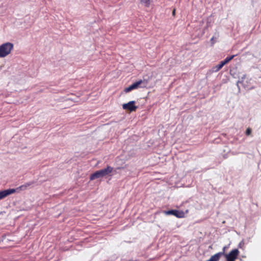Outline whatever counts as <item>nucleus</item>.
Returning a JSON list of instances; mask_svg holds the SVG:
<instances>
[{
    "label": "nucleus",
    "mask_w": 261,
    "mask_h": 261,
    "mask_svg": "<svg viewBox=\"0 0 261 261\" xmlns=\"http://www.w3.org/2000/svg\"><path fill=\"white\" fill-rule=\"evenodd\" d=\"M15 192L14 189H9L0 191V200Z\"/></svg>",
    "instance_id": "5"
},
{
    "label": "nucleus",
    "mask_w": 261,
    "mask_h": 261,
    "mask_svg": "<svg viewBox=\"0 0 261 261\" xmlns=\"http://www.w3.org/2000/svg\"><path fill=\"white\" fill-rule=\"evenodd\" d=\"M33 183V182H29L25 183L24 185L19 186V187L17 188L16 189L14 190H15V192L25 190L27 189L28 188L31 186Z\"/></svg>",
    "instance_id": "8"
},
{
    "label": "nucleus",
    "mask_w": 261,
    "mask_h": 261,
    "mask_svg": "<svg viewBox=\"0 0 261 261\" xmlns=\"http://www.w3.org/2000/svg\"><path fill=\"white\" fill-rule=\"evenodd\" d=\"M239 254V251L237 249L231 250L228 254H225L226 261H234Z\"/></svg>",
    "instance_id": "3"
},
{
    "label": "nucleus",
    "mask_w": 261,
    "mask_h": 261,
    "mask_svg": "<svg viewBox=\"0 0 261 261\" xmlns=\"http://www.w3.org/2000/svg\"><path fill=\"white\" fill-rule=\"evenodd\" d=\"M211 41H212L213 44H214L216 41L214 37L211 38Z\"/></svg>",
    "instance_id": "16"
},
{
    "label": "nucleus",
    "mask_w": 261,
    "mask_h": 261,
    "mask_svg": "<svg viewBox=\"0 0 261 261\" xmlns=\"http://www.w3.org/2000/svg\"><path fill=\"white\" fill-rule=\"evenodd\" d=\"M175 9H174V10H173V12H172V14H173V15H175Z\"/></svg>",
    "instance_id": "17"
},
{
    "label": "nucleus",
    "mask_w": 261,
    "mask_h": 261,
    "mask_svg": "<svg viewBox=\"0 0 261 261\" xmlns=\"http://www.w3.org/2000/svg\"><path fill=\"white\" fill-rule=\"evenodd\" d=\"M135 101H130L122 105V108L125 110H128L130 112L135 111L137 107L135 105Z\"/></svg>",
    "instance_id": "4"
},
{
    "label": "nucleus",
    "mask_w": 261,
    "mask_h": 261,
    "mask_svg": "<svg viewBox=\"0 0 261 261\" xmlns=\"http://www.w3.org/2000/svg\"><path fill=\"white\" fill-rule=\"evenodd\" d=\"M166 215H172L177 218H182L184 216V213L182 212H180L177 210H170L165 212Z\"/></svg>",
    "instance_id": "6"
},
{
    "label": "nucleus",
    "mask_w": 261,
    "mask_h": 261,
    "mask_svg": "<svg viewBox=\"0 0 261 261\" xmlns=\"http://www.w3.org/2000/svg\"><path fill=\"white\" fill-rule=\"evenodd\" d=\"M141 3L146 7H149L150 5L149 0H140Z\"/></svg>",
    "instance_id": "12"
},
{
    "label": "nucleus",
    "mask_w": 261,
    "mask_h": 261,
    "mask_svg": "<svg viewBox=\"0 0 261 261\" xmlns=\"http://www.w3.org/2000/svg\"><path fill=\"white\" fill-rule=\"evenodd\" d=\"M147 84L146 80H139L132 84L134 89H136L140 87H143Z\"/></svg>",
    "instance_id": "7"
},
{
    "label": "nucleus",
    "mask_w": 261,
    "mask_h": 261,
    "mask_svg": "<svg viewBox=\"0 0 261 261\" xmlns=\"http://www.w3.org/2000/svg\"><path fill=\"white\" fill-rule=\"evenodd\" d=\"M134 90V88H133V86L132 85H131L130 86H129V87L125 88L124 89V91L126 92V93H127V92H129L130 91H131L132 90Z\"/></svg>",
    "instance_id": "13"
},
{
    "label": "nucleus",
    "mask_w": 261,
    "mask_h": 261,
    "mask_svg": "<svg viewBox=\"0 0 261 261\" xmlns=\"http://www.w3.org/2000/svg\"><path fill=\"white\" fill-rule=\"evenodd\" d=\"M251 133V129L250 128H248L246 131V134L247 135H249Z\"/></svg>",
    "instance_id": "14"
},
{
    "label": "nucleus",
    "mask_w": 261,
    "mask_h": 261,
    "mask_svg": "<svg viewBox=\"0 0 261 261\" xmlns=\"http://www.w3.org/2000/svg\"><path fill=\"white\" fill-rule=\"evenodd\" d=\"M113 168L110 166H107L106 168L98 170L91 175L90 179L91 180H94L97 178L103 177L110 174L112 172Z\"/></svg>",
    "instance_id": "1"
},
{
    "label": "nucleus",
    "mask_w": 261,
    "mask_h": 261,
    "mask_svg": "<svg viewBox=\"0 0 261 261\" xmlns=\"http://www.w3.org/2000/svg\"><path fill=\"white\" fill-rule=\"evenodd\" d=\"M14 45L12 43L6 42L0 45V58H5L9 55Z\"/></svg>",
    "instance_id": "2"
},
{
    "label": "nucleus",
    "mask_w": 261,
    "mask_h": 261,
    "mask_svg": "<svg viewBox=\"0 0 261 261\" xmlns=\"http://www.w3.org/2000/svg\"><path fill=\"white\" fill-rule=\"evenodd\" d=\"M235 55H232L230 57H227L224 61H222L224 65L228 63L230 60H231L234 57Z\"/></svg>",
    "instance_id": "11"
},
{
    "label": "nucleus",
    "mask_w": 261,
    "mask_h": 261,
    "mask_svg": "<svg viewBox=\"0 0 261 261\" xmlns=\"http://www.w3.org/2000/svg\"><path fill=\"white\" fill-rule=\"evenodd\" d=\"M227 248V247L226 246H224L223 248V251L221 252H223V255H225L224 253H225V251L226 250V249Z\"/></svg>",
    "instance_id": "15"
},
{
    "label": "nucleus",
    "mask_w": 261,
    "mask_h": 261,
    "mask_svg": "<svg viewBox=\"0 0 261 261\" xmlns=\"http://www.w3.org/2000/svg\"><path fill=\"white\" fill-rule=\"evenodd\" d=\"M224 65V63H223L222 61H221L218 65H216L213 68L214 71L215 72L218 71L223 67Z\"/></svg>",
    "instance_id": "10"
},
{
    "label": "nucleus",
    "mask_w": 261,
    "mask_h": 261,
    "mask_svg": "<svg viewBox=\"0 0 261 261\" xmlns=\"http://www.w3.org/2000/svg\"><path fill=\"white\" fill-rule=\"evenodd\" d=\"M223 254V252L217 253L213 255L207 261H218L220 257Z\"/></svg>",
    "instance_id": "9"
}]
</instances>
